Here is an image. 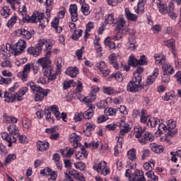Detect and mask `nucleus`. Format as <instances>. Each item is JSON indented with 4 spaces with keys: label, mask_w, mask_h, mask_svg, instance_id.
<instances>
[{
    "label": "nucleus",
    "mask_w": 181,
    "mask_h": 181,
    "mask_svg": "<svg viewBox=\"0 0 181 181\" xmlns=\"http://www.w3.org/2000/svg\"><path fill=\"white\" fill-rule=\"evenodd\" d=\"M16 21H18V17L16 16L11 17V18L7 23L8 28H12L13 24L16 23Z\"/></svg>",
    "instance_id": "50"
},
{
    "label": "nucleus",
    "mask_w": 181,
    "mask_h": 181,
    "mask_svg": "<svg viewBox=\"0 0 181 181\" xmlns=\"http://www.w3.org/2000/svg\"><path fill=\"white\" fill-rule=\"evenodd\" d=\"M151 29L153 33H155L156 35H158V33H159L161 30V28L159 25H156L153 26Z\"/></svg>",
    "instance_id": "63"
},
{
    "label": "nucleus",
    "mask_w": 181,
    "mask_h": 181,
    "mask_svg": "<svg viewBox=\"0 0 181 181\" xmlns=\"http://www.w3.org/2000/svg\"><path fill=\"white\" fill-rule=\"evenodd\" d=\"M143 168L148 172H152V169L155 168V161L152 160H150L149 163H145L143 165Z\"/></svg>",
    "instance_id": "31"
},
{
    "label": "nucleus",
    "mask_w": 181,
    "mask_h": 181,
    "mask_svg": "<svg viewBox=\"0 0 181 181\" xmlns=\"http://www.w3.org/2000/svg\"><path fill=\"white\" fill-rule=\"evenodd\" d=\"M82 33L83 30H81L74 31L73 35H71V39H73V40H77L78 37H81Z\"/></svg>",
    "instance_id": "43"
},
{
    "label": "nucleus",
    "mask_w": 181,
    "mask_h": 181,
    "mask_svg": "<svg viewBox=\"0 0 181 181\" xmlns=\"http://www.w3.org/2000/svg\"><path fill=\"white\" fill-rule=\"evenodd\" d=\"M53 172L52 171V169L49 168H45L44 170L40 171L41 175H45V176H50Z\"/></svg>",
    "instance_id": "56"
},
{
    "label": "nucleus",
    "mask_w": 181,
    "mask_h": 181,
    "mask_svg": "<svg viewBox=\"0 0 181 181\" xmlns=\"http://www.w3.org/2000/svg\"><path fill=\"white\" fill-rule=\"evenodd\" d=\"M37 22H40V25L42 26V28H45L46 23L49 22V20L47 18H45L43 13H40L39 11H35L31 16V23H37Z\"/></svg>",
    "instance_id": "6"
},
{
    "label": "nucleus",
    "mask_w": 181,
    "mask_h": 181,
    "mask_svg": "<svg viewBox=\"0 0 181 181\" xmlns=\"http://www.w3.org/2000/svg\"><path fill=\"white\" fill-rule=\"evenodd\" d=\"M25 49H26V41L19 40L13 47L10 44L2 45L0 51V56L2 55V57H4V56H6L8 53L13 56H19V54L23 53Z\"/></svg>",
    "instance_id": "1"
},
{
    "label": "nucleus",
    "mask_w": 181,
    "mask_h": 181,
    "mask_svg": "<svg viewBox=\"0 0 181 181\" xmlns=\"http://www.w3.org/2000/svg\"><path fill=\"white\" fill-rule=\"evenodd\" d=\"M51 111L55 115L57 119H60L62 117H60V112H59V107L57 105H53L51 107Z\"/></svg>",
    "instance_id": "38"
},
{
    "label": "nucleus",
    "mask_w": 181,
    "mask_h": 181,
    "mask_svg": "<svg viewBox=\"0 0 181 181\" xmlns=\"http://www.w3.org/2000/svg\"><path fill=\"white\" fill-rule=\"evenodd\" d=\"M109 63H110L114 69L116 70H119V65H118V62H117V55L115 54H112L109 57Z\"/></svg>",
    "instance_id": "20"
},
{
    "label": "nucleus",
    "mask_w": 181,
    "mask_h": 181,
    "mask_svg": "<svg viewBox=\"0 0 181 181\" xmlns=\"http://www.w3.org/2000/svg\"><path fill=\"white\" fill-rule=\"evenodd\" d=\"M18 142H20V144H26V142H28V138L25 136V135H21V134L18 133Z\"/></svg>",
    "instance_id": "57"
},
{
    "label": "nucleus",
    "mask_w": 181,
    "mask_h": 181,
    "mask_svg": "<svg viewBox=\"0 0 181 181\" xmlns=\"http://www.w3.org/2000/svg\"><path fill=\"white\" fill-rule=\"evenodd\" d=\"M144 83H142V76L137 75L133 77L127 86V90L129 93H138L144 88Z\"/></svg>",
    "instance_id": "4"
},
{
    "label": "nucleus",
    "mask_w": 181,
    "mask_h": 181,
    "mask_svg": "<svg viewBox=\"0 0 181 181\" xmlns=\"http://www.w3.org/2000/svg\"><path fill=\"white\" fill-rule=\"evenodd\" d=\"M105 45L107 46L110 50L112 49H115V42L111 41V38L110 37H107L105 40Z\"/></svg>",
    "instance_id": "35"
},
{
    "label": "nucleus",
    "mask_w": 181,
    "mask_h": 181,
    "mask_svg": "<svg viewBox=\"0 0 181 181\" xmlns=\"http://www.w3.org/2000/svg\"><path fill=\"white\" fill-rule=\"evenodd\" d=\"M7 4H10L12 9L15 11V4H17V5H21V1L19 0H6Z\"/></svg>",
    "instance_id": "52"
},
{
    "label": "nucleus",
    "mask_w": 181,
    "mask_h": 181,
    "mask_svg": "<svg viewBox=\"0 0 181 181\" xmlns=\"http://www.w3.org/2000/svg\"><path fill=\"white\" fill-rule=\"evenodd\" d=\"M94 170L100 173L103 176H107L110 173V170L107 168V163L105 161H100L97 165H93Z\"/></svg>",
    "instance_id": "7"
},
{
    "label": "nucleus",
    "mask_w": 181,
    "mask_h": 181,
    "mask_svg": "<svg viewBox=\"0 0 181 181\" xmlns=\"http://www.w3.org/2000/svg\"><path fill=\"white\" fill-rule=\"evenodd\" d=\"M119 127H120L119 136H124L125 134H128L131 131V125L125 122L124 118L121 119Z\"/></svg>",
    "instance_id": "10"
},
{
    "label": "nucleus",
    "mask_w": 181,
    "mask_h": 181,
    "mask_svg": "<svg viewBox=\"0 0 181 181\" xmlns=\"http://www.w3.org/2000/svg\"><path fill=\"white\" fill-rule=\"evenodd\" d=\"M88 156V153L86 150H81V151L77 152L75 155L76 159L78 160H83V159H86Z\"/></svg>",
    "instance_id": "27"
},
{
    "label": "nucleus",
    "mask_w": 181,
    "mask_h": 181,
    "mask_svg": "<svg viewBox=\"0 0 181 181\" xmlns=\"http://www.w3.org/2000/svg\"><path fill=\"white\" fill-rule=\"evenodd\" d=\"M47 40H45V39L39 40L37 42V44L35 46L37 50L40 53H42V50H43L42 47L43 46H45V45H47Z\"/></svg>",
    "instance_id": "29"
},
{
    "label": "nucleus",
    "mask_w": 181,
    "mask_h": 181,
    "mask_svg": "<svg viewBox=\"0 0 181 181\" xmlns=\"http://www.w3.org/2000/svg\"><path fill=\"white\" fill-rule=\"evenodd\" d=\"M148 141L152 142V141H153V135L149 132H145L141 138L140 137L139 139V142H140L141 145H145V144H148Z\"/></svg>",
    "instance_id": "12"
},
{
    "label": "nucleus",
    "mask_w": 181,
    "mask_h": 181,
    "mask_svg": "<svg viewBox=\"0 0 181 181\" xmlns=\"http://www.w3.org/2000/svg\"><path fill=\"white\" fill-rule=\"evenodd\" d=\"M37 149L40 150L41 152H43L45 151H47L49 149V146H50V144L49 142H43V141H38L37 144Z\"/></svg>",
    "instance_id": "24"
},
{
    "label": "nucleus",
    "mask_w": 181,
    "mask_h": 181,
    "mask_svg": "<svg viewBox=\"0 0 181 181\" xmlns=\"http://www.w3.org/2000/svg\"><path fill=\"white\" fill-rule=\"evenodd\" d=\"M13 159H16V156H15L14 154H9L5 159V165H8V163H9V162H11Z\"/></svg>",
    "instance_id": "59"
},
{
    "label": "nucleus",
    "mask_w": 181,
    "mask_h": 181,
    "mask_svg": "<svg viewBox=\"0 0 181 181\" xmlns=\"http://www.w3.org/2000/svg\"><path fill=\"white\" fill-rule=\"evenodd\" d=\"M162 1L163 0H158L159 3L157 4V7L162 15H166L168 13V6L162 3Z\"/></svg>",
    "instance_id": "21"
},
{
    "label": "nucleus",
    "mask_w": 181,
    "mask_h": 181,
    "mask_svg": "<svg viewBox=\"0 0 181 181\" xmlns=\"http://www.w3.org/2000/svg\"><path fill=\"white\" fill-rule=\"evenodd\" d=\"M146 4V0H139L137 6H135L134 4H132V9H134L136 13H141L145 10V4Z\"/></svg>",
    "instance_id": "13"
},
{
    "label": "nucleus",
    "mask_w": 181,
    "mask_h": 181,
    "mask_svg": "<svg viewBox=\"0 0 181 181\" xmlns=\"http://www.w3.org/2000/svg\"><path fill=\"white\" fill-rule=\"evenodd\" d=\"M154 57L156 59V64H163V63H165V57L159 54H156Z\"/></svg>",
    "instance_id": "44"
},
{
    "label": "nucleus",
    "mask_w": 181,
    "mask_h": 181,
    "mask_svg": "<svg viewBox=\"0 0 181 181\" xmlns=\"http://www.w3.org/2000/svg\"><path fill=\"white\" fill-rule=\"evenodd\" d=\"M91 92L89 94L88 96L84 98L83 99V101L86 103L87 104H90V103H93L95 100V93H98L100 91V89L98 86H93L91 88Z\"/></svg>",
    "instance_id": "11"
},
{
    "label": "nucleus",
    "mask_w": 181,
    "mask_h": 181,
    "mask_svg": "<svg viewBox=\"0 0 181 181\" xmlns=\"http://www.w3.org/2000/svg\"><path fill=\"white\" fill-rule=\"evenodd\" d=\"M129 179L130 181H146L145 176H144V171L141 170H136L135 176H131Z\"/></svg>",
    "instance_id": "14"
},
{
    "label": "nucleus",
    "mask_w": 181,
    "mask_h": 181,
    "mask_svg": "<svg viewBox=\"0 0 181 181\" xmlns=\"http://www.w3.org/2000/svg\"><path fill=\"white\" fill-rule=\"evenodd\" d=\"M56 64H57V69H62V67H63V66L64 65V62L63 61V58L58 57L57 59Z\"/></svg>",
    "instance_id": "58"
},
{
    "label": "nucleus",
    "mask_w": 181,
    "mask_h": 181,
    "mask_svg": "<svg viewBox=\"0 0 181 181\" xmlns=\"http://www.w3.org/2000/svg\"><path fill=\"white\" fill-rule=\"evenodd\" d=\"M28 93V88H23L19 90V93L16 94V97L17 98L18 101H21L22 100V96L25 95Z\"/></svg>",
    "instance_id": "37"
},
{
    "label": "nucleus",
    "mask_w": 181,
    "mask_h": 181,
    "mask_svg": "<svg viewBox=\"0 0 181 181\" xmlns=\"http://www.w3.org/2000/svg\"><path fill=\"white\" fill-rule=\"evenodd\" d=\"M125 15L129 21H135L138 19V16L131 13V11L128 8L125 9Z\"/></svg>",
    "instance_id": "30"
},
{
    "label": "nucleus",
    "mask_w": 181,
    "mask_h": 181,
    "mask_svg": "<svg viewBox=\"0 0 181 181\" xmlns=\"http://www.w3.org/2000/svg\"><path fill=\"white\" fill-rule=\"evenodd\" d=\"M105 23H109V25H112V23H114V14H109L105 20Z\"/></svg>",
    "instance_id": "60"
},
{
    "label": "nucleus",
    "mask_w": 181,
    "mask_h": 181,
    "mask_svg": "<svg viewBox=\"0 0 181 181\" xmlns=\"http://www.w3.org/2000/svg\"><path fill=\"white\" fill-rule=\"evenodd\" d=\"M163 131H168V127H166V125H165L163 123H159V125H158L159 134H162Z\"/></svg>",
    "instance_id": "61"
},
{
    "label": "nucleus",
    "mask_w": 181,
    "mask_h": 181,
    "mask_svg": "<svg viewBox=\"0 0 181 181\" xmlns=\"http://www.w3.org/2000/svg\"><path fill=\"white\" fill-rule=\"evenodd\" d=\"M175 128H176V121H173V119H169L167 122V131L175 129Z\"/></svg>",
    "instance_id": "41"
},
{
    "label": "nucleus",
    "mask_w": 181,
    "mask_h": 181,
    "mask_svg": "<svg viewBox=\"0 0 181 181\" xmlns=\"http://www.w3.org/2000/svg\"><path fill=\"white\" fill-rule=\"evenodd\" d=\"M163 71H164L165 74H173V72L175 71L173 69V66L164 64H163Z\"/></svg>",
    "instance_id": "32"
},
{
    "label": "nucleus",
    "mask_w": 181,
    "mask_h": 181,
    "mask_svg": "<svg viewBox=\"0 0 181 181\" xmlns=\"http://www.w3.org/2000/svg\"><path fill=\"white\" fill-rule=\"evenodd\" d=\"M86 132H91V131H94L95 129V124L93 123H86Z\"/></svg>",
    "instance_id": "49"
},
{
    "label": "nucleus",
    "mask_w": 181,
    "mask_h": 181,
    "mask_svg": "<svg viewBox=\"0 0 181 181\" xmlns=\"http://www.w3.org/2000/svg\"><path fill=\"white\" fill-rule=\"evenodd\" d=\"M81 140V137H80V136L77 135L76 133H72L69 136V141L70 142H73L74 148H78V146H80V142L78 141Z\"/></svg>",
    "instance_id": "16"
},
{
    "label": "nucleus",
    "mask_w": 181,
    "mask_h": 181,
    "mask_svg": "<svg viewBox=\"0 0 181 181\" xmlns=\"http://www.w3.org/2000/svg\"><path fill=\"white\" fill-rule=\"evenodd\" d=\"M5 101L7 103H13L15 101V98H16V95H13L11 93H8L6 92L4 93Z\"/></svg>",
    "instance_id": "34"
},
{
    "label": "nucleus",
    "mask_w": 181,
    "mask_h": 181,
    "mask_svg": "<svg viewBox=\"0 0 181 181\" xmlns=\"http://www.w3.org/2000/svg\"><path fill=\"white\" fill-rule=\"evenodd\" d=\"M81 11L83 15H90V6L88 4H83L81 6Z\"/></svg>",
    "instance_id": "45"
},
{
    "label": "nucleus",
    "mask_w": 181,
    "mask_h": 181,
    "mask_svg": "<svg viewBox=\"0 0 181 181\" xmlns=\"http://www.w3.org/2000/svg\"><path fill=\"white\" fill-rule=\"evenodd\" d=\"M145 130H142V127L137 126L134 127V132H135V136L136 138H138L139 139L142 136V134H144V132Z\"/></svg>",
    "instance_id": "39"
},
{
    "label": "nucleus",
    "mask_w": 181,
    "mask_h": 181,
    "mask_svg": "<svg viewBox=\"0 0 181 181\" xmlns=\"http://www.w3.org/2000/svg\"><path fill=\"white\" fill-rule=\"evenodd\" d=\"M146 175L147 177H148V179H152L153 181H156L159 179L158 176L155 175V173L153 171L146 173Z\"/></svg>",
    "instance_id": "48"
},
{
    "label": "nucleus",
    "mask_w": 181,
    "mask_h": 181,
    "mask_svg": "<svg viewBox=\"0 0 181 181\" xmlns=\"http://www.w3.org/2000/svg\"><path fill=\"white\" fill-rule=\"evenodd\" d=\"M127 21L123 17H119L118 21H117V28L115 32L117 33H122V35L127 33Z\"/></svg>",
    "instance_id": "9"
},
{
    "label": "nucleus",
    "mask_w": 181,
    "mask_h": 181,
    "mask_svg": "<svg viewBox=\"0 0 181 181\" xmlns=\"http://www.w3.org/2000/svg\"><path fill=\"white\" fill-rule=\"evenodd\" d=\"M12 79L11 78H4L0 76V84H11Z\"/></svg>",
    "instance_id": "53"
},
{
    "label": "nucleus",
    "mask_w": 181,
    "mask_h": 181,
    "mask_svg": "<svg viewBox=\"0 0 181 181\" xmlns=\"http://www.w3.org/2000/svg\"><path fill=\"white\" fill-rule=\"evenodd\" d=\"M69 12L71 13L72 22H77V21H78V14L77 13V5H71Z\"/></svg>",
    "instance_id": "15"
},
{
    "label": "nucleus",
    "mask_w": 181,
    "mask_h": 181,
    "mask_svg": "<svg viewBox=\"0 0 181 181\" xmlns=\"http://www.w3.org/2000/svg\"><path fill=\"white\" fill-rule=\"evenodd\" d=\"M129 66H132V67H136V66H138V60H136L134 56H130L129 59Z\"/></svg>",
    "instance_id": "46"
},
{
    "label": "nucleus",
    "mask_w": 181,
    "mask_h": 181,
    "mask_svg": "<svg viewBox=\"0 0 181 181\" xmlns=\"http://www.w3.org/2000/svg\"><path fill=\"white\" fill-rule=\"evenodd\" d=\"M163 43L165 46H168L170 49L173 50V54L176 57V54L175 53V49L176 47V40L175 39L164 40Z\"/></svg>",
    "instance_id": "18"
},
{
    "label": "nucleus",
    "mask_w": 181,
    "mask_h": 181,
    "mask_svg": "<svg viewBox=\"0 0 181 181\" xmlns=\"http://www.w3.org/2000/svg\"><path fill=\"white\" fill-rule=\"evenodd\" d=\"M20 33H21V35H22V36H23V37H24V39H27V40H29V39H30L32 37V35H35V31H33L32 33H30L24 28H21Z\"/></svg>",
    "instance_id": "28"
},
{
    "label": "nucleus",
    "mask_w": 181,
    "mask_h": 181,
    "mask_svg": "<svg viewBox=\"0 0 181 181\" xmlns=\"http://www.w3.org/2000/svg\"><path fill=\"white\" fill-rule=\"evenodd\" d=\"M9 134L4 132L1 134V137L8 143V146L11 148L12 146V144L16 142L18 139V136H19V130L18 129V127L15 124H11L7 128Z\"/></svg>",
    "instance_id": "2"
},
{
    "label": "nucleus",
    "mask_w": 181,
    "mask_h": 181,
    "mask_svg": "<svg viewBox=\"0 0 181 181\" xmlns=\"http://www.w3.org/2000/svg\"><path fill=\"white\" fill-rule=\"evenodd\" d=\"M158 122H160V120L155 117H150L148 120L147 125L148 127H155L156 125H158Z\"/></svg>",
    "instance_id": "36"
},
{
    "label": "nucleus",
    "mask_w": 181,
    "mask_h": 181,
    "mask_svg": "<svg viewBox=\"0 0 181 181\" xmlns=\"http://www.w3.org/2000/svg\"><path fill=\"white\" fill-rule=\"evenodd\" d=\"M32 70V64H27L23 66V71L18 74V78H21L22 81H28V77Z\"/></svg>",
    "instance_id": "8"
},
{
    "label": "nucleus",
    "mask_w": 181,
    "mask_h": 181,
    "mask_svg": "<svg viewBox=\"0 0 181 181\" xmlns=\"http://www.w3.org/2000/svg\"><path fill=\"white\" fill-rule=\"evenodd\" d=\"M27 86L34 92L35 95V101H43L45 96H47V94L50 93L49 89H43L40 86H36L35 82L30 81L27 83Z\"/></svg>",
    "instance_id": "3"
},
{
    "label": "nucleus",
    "mask_w": 181,
    "mask_h": 181,
    "mask_svg": "<svg viewBox=\"0 0 181 181\" xmlns=\"http://www.w3.org/2000/svg\"><path fill=\"white\" fill-rule=\"evenodd\" d=\"M37 63V64H40V66H42L44 76H46V77H49L50 80H54V78H56V75H54V71L53 70V68L50 66V64H52V61L38 59Z\"/></svg>",
    "instance_id": "5"
},
{
    "label": "nucleus",
    "mask_w": 181,
    "mask_h": 181,
    "mask_svg": "<svg viewBox=\"0 0 181 181\" xmlns=\"http://www.w3.org/2000/svg\"><path fill=\"white\" fill-rule=\"evenodd\" d=\"M170 11H168V16H170V18L171 19H173V21H176L177 18V15L176 13H175V12L173 11V4L170 5Z\"/></svg>",
    "instance_id": "42"
},
{
    "label": "nucleus",
    "mask_w": 181,
    "mask_h": 181,
    "mask_svg": "<svg viewBox=\"0 0 181 181\" xmlns=\"http://www.w3.org/2000/svg\"><path fill=\"white\" fill-rule=\"evenodd\" d=\"M36 47H30L27 49V53L28 54H30V56H33L34 57H37V56H40V52L36 49Z\"/></svg>",
    "instance_id": "26"
},
{
    "label": "nucleus",
    "mask_w": 181,
    "mask_h": 181,
    "mask_svg": "<svg viewBox=\"0 0 181 181\" xmlns=\"http://www.w3.org/2000/svg\"><path fill=\"white\" fill-rule=\"evenodd\" d=\"M66 173H68V175H71V176H74L75 179H76V180H81V173H77L76 175V171H73V170H67L66 172Z\"/></svg>",
    "instance_id": "47"
},
{
    "label": "nucleus",
    "mask_w": 181,
    "mask_h": 181,
    "mask_svg": "<svg viewBox=\"0 0 181 181\" xmlns=\"http://www.w3.org/2000/svg\"><path fill=\"white\" fill-rule=\"evenodd\" d=\"M127 158L133 162L136 160V151L134 148L130 149L127 153Z\"/></svg>",
    "instance_id": "33"
},
{
    "label": "nucleus",
    "mask_w": 181,
    "mask_h": 181,
    "mask_svg": "<svg viewBox=\"0 0 181 181\" xmlns=\"http://www.w3.org/2000/svg\"><path fill=\"white\" fill-rule=\"evenodd\" d=\"M159 76V69L156 68L153 71L152 76H150L146 81V86H151L155 83V80H156V77Z\"/></svg>",
    "instance_id": "17"
},
{
    "label": "nucleus",
    "mask_w": 181,
    "mask_h": 181,
    "mask_svg": "<svg viewBox=\"0 0 181 181\" xmlns=\"http://www.w3.org/2000/svg\"><path fill=\"white\" fill-rule=\"evenodd\" d=\"M45 132H47V134H49L50 135H52V134L57 132V129L56 127H54L46 129Z\"/></svg>",
    "instance_id": "62"
},
{
    "label": "nucleus",
    "mask_w": 181,
    "mask_h": 181,
    "mask_svg": "<svg viewBox=\"0 0 181 181\" xmlns=\"http://www.w3.org/2000/svg\"><path fill=\"white\" fill-rule=\"evenodd\" d=\"M175 77L177 83H179L180 86H181V71H177L175 75Z\"/></svg>",
    "instance_id": "64"
},
{
    "label": "nucleus",
    "mask_w": 181,
    "mask_h": 181,
    "mask_svg": "<svg viewBox=\"0 0 181 181\" xmlns=\"http://www.w3.org/2000/svg\"><path fill=\"white\" fill-rule=\"evenodd\" d=\"M60 153L64 158H70L74 153V149L66 147L63 150H60Z\"/></svg>",
    "instance_id": "23"
},
{
    "label": "nucleus",
    "mask_w": 181,
    "mask_h": 181,
    "mask_svg": "<svg viewBox=\"0 0 181 181\" xmlns=\"http://www.w3.org/2000/svg\"><path fill=\"white\" fill-rule=\"evenodd\" d=\"M151 149L154 153H162V152L165 151L163 146H159L158 144H151Z\"/></svg>",
    "instance_id": "25"
},
{
    "label": "nucleus",
    "mask_w": 181,
    "mask_h": 181,
    "mask_svg": "<svg viewBox=\"0 0 181 181\" xmlns=\"http://www.w3.org/2000/svg\"><path fill=\"white\" fill-rule=\"evenodd\" d=\"M94 111H95V106H94V105H91L88 110L83 113V118H85V119H90V118L94 115Z\"/></svg>",
    "instance_id": "19"
},
{
    "label": "nucleus",
    "mask_w": 181,
    "mask_h": 181,
    "mask_svg": "<svg viewBox=\"0 0 181 181\" xmlns=\"http://www.w3.org/2000/svg\"><path fill=\"white\" fill-rule=\"evenodd\" d=\"M65 73L67 74V76H70V77H77V75L78 74V68L69 67L67 69Z\"/></svg>",
    "instance_id": "22"
},
{
    "label": "nucleus",
    "mask_w": 181,
    "mask_h": 181,
    "mask_svg": "<svg viewBox=\"0 0 181 181\" xmlns=\"http://www.w3.org/2000/svg\"><path fill=\"white\" fill-rule=\"evenodd\" d=\"M83 118H84L83 113L80 112H76L75 113L74 116V120L75 121V122H78V121H81V119H83Z\"/></svg>",
    "instance_id": "55"
},
{
    "label": "nucleus",
    "mask_w": 181,
    "mask_h": 181,
    "mask_svg": "<svg viewBox=\"0 0 181 181\" xmlns=\"http://www.w3.org/2000/svg\"><path fill=\"white\" fill-rule=\"evenodd\" d=\"M75 168L76 169H80L81 170H86V164L83 162H78L74 163Z\"/></svg>",
    "instance_id": "54"
},
{
    "label": "nucleus",
    "mask_w": 181,
    "mask_h": 181,
    "mask_svg": "<svg viewBox=\"0 0 181 181\" xmlns=\"http://www.w3.org/2000/svg\"><path fill=\"white\" fill-rule=\"evenodd\" d=\"M0 13L4 18H6L9 17V13H11V9L7 6H4Z\"/></svg>",
    "instance_id": "40"
},
{
    "label": "nucleus",
    "mask_w": 181,
    "mask_h": 181,
    "mask_svg": "<svg viewBox=\"0 0 181 181\" xmlns=\"http://www.w3.org/2000/svg\"><path fill=\"white\" fill-rule=\"evenodd\" d=\"M119 83H122L124 81V76H122V74L119 72H117L115 75L112 76Z\"/></svg>",
    "instance_id": "51"
}]
</instances>
